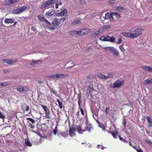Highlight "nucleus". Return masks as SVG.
<instances>
[{"label":"nucleus","mask_w":152,"mask_h":152,"mask_svg":"<svg viewBox=\"0 0 152 152\" xmlns=\"http://www.w3.org/2000/svg\"><path fill=\"white\" fill-rule=\"evenodd\" d=\"M124 80H117L113 83L112 87L113 88H120L124 83Z\"/></svg>","instance_id":"2"},{"label":"nucleus","mask_w":152,"mask_h":152,"mask_svg":"<svg viewBox=\"0 0 152 152\" xmlns=\"http://www.w3.org/2000/svg\"><path fill=\"white\" fill-rule=\"evenodd\" d=\"M146 119L148 123V127H151L152 126V119L149 116H147L146 117Z\"/></svg>","instance_id":"11"},{"label":"nucleus","mask_w":152,"mask_h":152,"mask_svg":"<svg viewBox=\"0 0 152 152\" xmlns=\"http://www.w3.org/2000/svg\"><path fill=\"white\" fill-rule=\"evenodd\" d=\"M116 9L120 12H123L125 10V8L122 7L117 6L116 7Z\"/></svg>","instance_id":"20"},{"label":"nucleus","mask_w":152,"mask_h":152,"mask_svg":"<svg viewBox=\"0 0 152 152\" xmlns=\"http://www.w3.org/2000/svg\"><path fill=\"white\" fill-rule=\"evenodd\" d=\"M107 41L111 42H113L115 41V38L113 36L110 37L109 36H107Z\"/></svg>","instance_id":"12"},{"label":"nucleus","mask_w":152,"mask_h":152,"mask_svg":"<svg viewBox=\"0 0 152 152\" xmlns=\"http://www.w3.org/2000/svg\"><path fill=\"white\" fill-rule=\"evenodd\" d=\"M79 108L80 109L81 114L83 115H84V113L83 109L81 107V104H80V107L79 106Z\"/></svg>","instance_id":"50"},{"label":"nucleus","mask_w":152,"mask_h":152,"mask_svg":"<svg viewBox=\"0 0 152 152\" xmlns=\"http://www.w3.org/2000/svg\"><path fill=\"white\" fill-rule=\"evenodd\" d=\"M110 75L108 74L107 76H106L101 73H98L97 76L102 79H107L110 77Z\"/></svg>","instance_id":"10"},{"label":"nucleus","mask_w":152,"mask_h":152,"mask_svg":"<svg viewBox=\"0 0 152 152\" xmlns=\"http://www.w3.org/2000/svg\"><path fill=\"white\" fill-rule=\"evenodd\" d=\"M61 12V13H62V16H66L67 15V11L66 9L63 10Z\"/></svg>","instance_id":"30"},{"label":"nucleus","mask_w":152,"mask_h":152,"mask_svg":"<svg viewBox=\"0 0 152 152\" xmlns=\"http://www.w3.org/2000/svg\"><path fill=\"white\" fill-rule=\"evenodd\" d=\"M41 106L42 108L44 110V111H46L47 110H48L47 107L43 105H42Z\"/></svg>","instance_id":"48"},{"label":"nucleus","mask_w":152,"mask_h":152,"mask_svg":"<svg viewBox=\"0 0 152 152\" xmlns=\"http://www.w3.org/2000/svg\"><path fill=\"white\" fill-rule=\"evenodd\" d=\"M111 13H109L107 12L105 14V16H103V14H102L101 17V18L102 20H104L105 19H109L110 18Z\"/></svg>","instance_id":"5"},{"label":"nucleus","mask_w":152,"mask_h":152,"mask_svg":"<svg viewBox=\"0 0 152 152\" xmlns=\"http://www.w3.org/2000/svg\"><path fill=\"white\" fill-rule=\"evenodd\" d=\"M133 104L132 102H129V103H127L125 104L126 105L132 106Z\"/></svg>","instance_id":"62"},{"label":"nucleus","mask_w":152,"mask_h":152,"mask_svg":"<svg viewBox=\"0 0 152 152\" xmlns=\"http://www.w3.org/2000/svg\"><path fill=\"white\" fill-rule=\"evenodd\" d=\"M122 35L125 37H128L131 38H134L133 33H131L129 32L123 33Z\"/></svg>","instance_id":"9"},{"label":"nucleus","mask_w":152,"mask_h":152,"mask_svg":"<svg viewBox=\"0 0 152 152\" xmlns=\"http://www.w3.org/2000/svg\"><path fill=\"white\" fill-rule=\"evenodd\" d=\"M80 4L83 5L85 4V0H80Z\"/></svg>","instance_id":"58"},{"label":"nucleus","mask_w":152,"mask_h":152,"mask_svg":"<svg viewBox=\"0 0 152 152\" xmlns=\"http://www.w3.org/2000/svg\"><path fill=\"white\" fill-rule=\"evenodd\" d=\"M44 21L46 22V23L48 25H49V26L51 25V23L50 22L48 21L46 19H45V21Z\"/></svg>","instance_id":"53"},{"label":"nucleus","mask_w":152,"mask_h":152,"mask_svg":"<svg viewBox=\"0 0 152 152\" xmlns=\"http://www.w3.org/2000/svg\"><path fill=\"white\" fill-rule=\"evenodd\" d=\"M108 28L107 26H104L103 27L99 28L98 31L100 33H101L104 32Z\"/></svg>","instance_id":"14"},{"label":"nucleus","mask_w":152,"mask_h":152,"mask_svg":"<svg viewBox=\"0 0 152 152\" xmlns=\"http://www.w3.org/2000/svg\"><path fill=\"white\" fill-rule=\"evenodd\" d=\"M109 110H110L109 107H106V108L105 112V113H106L107 114L108 113Z\"/></svg>","instance_id":"56"},{"label":"nucleus","mask_w":152,"mask_h":152,"mask_svg":"<svg viewBox=\"0 0 152 152\" xmlns=\"http://www.w3.org/2000/svg\"><path fill=\"white\" fill-rule=\"evenodd\" d=\"M52 24L54 26H57L60 24V22L58 18H56L54 19L52 22Z\"/></svg>","instance_id":"7"},{"label":"nucleus","mask_w":152,"mask_h":152,"mask_svg":"<svg viewBox=\"0 0 152 152\" xmlns=\"http://www.w3.org/2000/svg\"><path fill=\"white\" fill-rule=\"evenodd\" d=\"M134 28H132V29L129 30V31L131 32H135L133 33L134 38H136L140 35L142 33V31L143 29L141 28H135L134 30L132 31Z\"/></svg>","instance_id":"1"},{"label":"nucleus","mask_w":152,"mask_h":152,"mask_svg":"<svg viewBox=\"0 0 152 152\" xmlns=\"http://www.w3.org/2000/svg\"><path fill=\"white\" fill-rule=\"evenodd\" d=\"M94 90V88L91 84L88 87L87 91V92H89V93H91V92H92Z\"/></svg>","instance_id":"18"},{"label":"nucleus","mask_w":152,"mask_h":152,"mask_svg":"<svg viewBox=\"0 0 152 152\" xmlns=\"http://www.w3.org/2000/svg\"><path fill=\"white\" fill-rule=\"evenodd\" d=\"M25 144L26 145L31 147L32 146V145L30 142L27 139H26L25 140Z\"/></svg>","instance_id":"28"},{"label":"nucleus","mask_w":152,"mask_h":152,"mask_svg":"<svg viewBox=\"0 0 152 152\" xmlns=\"http://www.w3.org/2000/svg\"><path fill=\"white\" fill-rule=\"evenodd\" d=\"M147 142L152 147V142L149 140H147Z\"/></svg>","instance_id":"60"},{"label":"nucleus","mask_w":152,"mask_h":152,"mask_svg":"<svg viewBox=\"0 0 152 152\" xmlns=\"http://www.w3.org/2000/svg\"><path fill=\"white\" fill-rule=\"evenodd\" d=\"M58 77V79L59 78H62L66 77L68 76V75L65 74H57Z\"/></svg>","instance_id":"17"},{"label":"nucleus","mask_w":152,"mask_h":152,"mask_svg":"<svg viewBox=\"0 0 152 152\" xmlns=\"http://www.w3.org/2000/svg\"><path fill=\"white\" fill-rule=\"evenodd\" d=\"M46 4L47 5V7L49 6L52 5L51 2L50 0H48L45 2Z\"/></svg>","instance_id":"38"},{"label":"nucleus","mask_w":152,"mask_h":152,"mask_svg":"<svg viewBox=\"0 0 152 152\" xmlns=\"http://www.w3.org/2000/svg\"><path fill=\"white\" fill-rule=\"evenodd\" d=\"M100 33L98 31H96L95 32L91 34V36L93 37H96L97 36H98Z\"/></svg>","instance_id":"31"},{"label":"nucleus","mask_w":152,"mask_h":152,"mask_svg":"<svg viewBox=\"0 0 152 152\" xmlns=\"http://www.w3.org/2000/svg\"><path fill=\"white\" fill-rule=\"evenodd\" d=\"M69 33L70 34L72 35H78V31H69Z\"/></svg>","instance_id":"33"},{"label":"nucleus","mask_w":152,"mask_h":152,"mask_svg":"<svg viewBox=\"0 0 152 152\" xmlns=\"http://www.w3.org/2000/svg\"><path fill=\"white\" fill-rule=\"evenodd\" d=\"M152 83V78L151 79H147L144 80L143 83V84L147 85Z\"/></svg>","instance_id":"15"},{"label":"nucleus","mask_w":152,"mask_h":152,"mask_svg":"<svg viewBox=\"0 0 152 152\" xmlns=\"http://www.w3.org/2000/svg\"><path fill=\"white\" fill-rule=\"evenodd\" d=\"M122 40L121 38H120L118 39V41L117 42V43L118 44H120L122 43Z\"/></svg>","instance_id":"59"},{"label":"nucleus","mask_w":152,"mask_h":152,"mask_svg":"<svg viewBox=\"0 0 152 152\" xmlns=\"http://www.w3.org/2000/svg\"><path fill=\"white\" fill-rule=\"evenodd\" d=\"M11 4H12L13 3L17 2L19 0H10Z\"/></svg>","instance_id":"57"},{"label":"nucleus","mask_w":152,"mask_h":152,"mask_svg":"<svg viewBox=\"0 0 152 152\" xmlns=\"http://www.w3.org/2000/svg\"><path fill=\"white\" fill-rule=\"evenodd\" d=\"M48 7L45 2L43 3L40 6V8L41 9H43L46 7Z\"/></svg>","instance_id":"37"},{"label":"nucleus","mask_w":152,"mask_h":152,"mask_svg":"<svg viewBox=\"0 0 152 152\" xmlns=\"http://www.w3.org/2000/svg\"><path fill=\"white\" fill-rule=\"evenodd\" d=\"M45 117L47 118L50 119L51 117L50 116V112L49 110H46L45 111Z\"/></svg>","instance_id":"19"},{"label":"nucleus","mask_w":152,"mask_h":152,"mask_svg":"<svg viewBox=\"0 0 152 152\" xmlns=\"http://www.w3.org/2000/svg\"><path fill=\"white\" fill-rule=\"evenodd\" d=\"M77 128L78 133L80 134H83V132H85L86 131V130L85 129L82 130L80 126H78Z\"/></svg>","instance_id":"23"},{"label":"nucleus","mask_w":152,"mask_h":152,"mask_svg":"<svg viewBox=\"0 0 152 152\" xmlns=\"http://www.w3.org/2000/svg\"><path fill=\"white\" fill-rule=\"evenodd\" d=\"M78 99V105L80 107V104H81V94L80 93L78 94V96H77Z\"/></svg>","instance_id":"21"},{"label":"nucleus","mask_w":152,"mask_h":152,"mask_svg":"<svg viewBox=\"0 0 152 152\" xmlns=\"http://www.w3.org/2000/svg\"><path fill=\"white\" fill-rule=\"evenodd\" d=\"M38 18L41 21H44L46 19L44 17V16L43 15H38Z\"/></svg>","instance_id":"26"},{"label":"nucleus","mask_w":152,"mask_h":152,"mask_svg":"<svg viewBox=\"0 0 152 152\" xmlns=\"http://www.w3.org/2000/svg\"><path fill=\"white\" fill-rule=\"evenodd\" d=\"M81 23L80 21L78 20H76L73 21L71 23L72 25H76L77 24H79Z\"/></svg>","instance_id":"22"},{"label":"nucleus","mask_w":152,"mask_h":152,"mask_svg":"<svg viewBox=\"0 0 152 152\" xmlns=\"http://www.w3.org/2000/svg\"><path fill=\"white\" fill-rule=\"evenodd\" d=\"M17 89L18 91H20V92H22L27 91L28 90V88L25 86L24 87L20 86L19 88L17 87Z\"/></svg>","instance_id":"6"},{"label":"nucleus","mask_w":152,"mask_h":152,"mask_svg":"<svg viewBox=\"0 0 152 152\" xmlns=\"http://www.w3.org/2000/svg\"><path fill=\"white\" fill-rule=\"evenodd\" d=\"M112 12H111V15H110V18H111L113 20H114V18L113 17V16L114 15H113V14H112Z\"/></svg>","instance_id":"63"},{"label":"nucleus","mask_w":152,"mask_h":152,"mask_svg":"<svg viewBox=\"0 0 152 152\" xmlns=\"http://www.w3.org/2000/svg\"><path fill=\"white\" fill-rule=\"evenodd\" d=\"M107 36L106 37L102 36L100 38V40L102 41H107Z\"/></svg>","instance_id":"35"},{"label":"nucleus","mask_w":152,"mask_h":152,"mask_svg":"<svg viewBox=\"0 0 152 152\" xmlns=\"http://www.w3.org/2000/svg\"><path fill=\"white\" fill-rule=\"evenodd\" d=\"M20 12V13L23 12L26 9V7L25 6H24L23 7H21L18 8Z\"/></svg>","instance_id":"27"},{"label":"nucleus","mask_w":152,"mask_h":152,"mask_svg":"<svg viewBox=\"0 0 152 152\" xmlns=\"http://www.w3.org/2000/svg\"><path fill=\"white\" fill-rule=\"evenodd\" d=\"M69 135L71 137L74 136L75 134L74 132L73 131V130L71 128H69Z\"/></svg>","instance_id":"25"},{"label":"nucleus","mask_w":152,"mask_h":152,"mask_svg":"<svg viewBox=\"0 0 152 152\" xmlns=\"http://www.w3.org/2000/svg\"><path fill=\"white\" fill-rule=\"evenodd\" d=\"M55 15H56V16L58 17L60 16H62V13H61V12L60 13H58L57 12V13L55 14Z\"/></svg>","instance_id":"52"},{"label":"nucleus","mask_w":152,"mask_h":152,"mask_svg":"<svg viewBox=\"0 0 152 152\" xmlns=\"http://www.w3.org/2000/svg\"><path fill=\"white\" fill-rule=\"evenodd\" d=\"M109 3L111 5H114L115 4V1L114 0H111L109 1Z\"/></svg>","instance_id":"43"},{"label":"nucleus","mask_w":152,"mask_h":152,"mask_svg":"<svg viewBox=\"0 0 152 152\" xmlns=\"http://www.w3.org/2000/svg\"><path fill=\"white\" fill-rule=\"evenodd\" d=\"M56 13H57V11L56 10L53 9H51L46 13L45 16L48 17V16H51L53 15Z\"/></svg>","instance_id":"3"},{"label":"nucleus","mask_w":152,"mask_h":152,"mask_svg":"<svg viewBox=\"0 0 152 152\" xmlns=\"http://www.w3.org/2000/svg\"><path fill=\"white\" fill-rule=\"evenodd\" d=\"M126 119L125 118H124L123 121V122H122V124L124 126V127L126 126Z\"/></svg>","instance_id":"49"},{"label":"nucleus","mask_w":152,"mask_h":152,"mask_svg":"<svg viewBox=\"0 0 152 152\" xmlns=\"http://www.w3.org/2000/svg\"><path fill=\"white\" fill-rule=\"evenodd\" d=\"M141 68L146 71H148L150 72H152V68L146 66H140Z\"/></svg>","instance_id":"8"},{"label":"nucleus","mask_w":152,"mask_h":152,"mask_svg":"<svg viewBox=\"0 0 152 152\" xmlns=\"http://www.w3.org/2000/svg\"><path fill=\"white\" fill-rule=\"evenodd\" d=\"M12 13L17 15H19L21 14L18 8L16 9H14L12 10Z\"/></svg>","instance_id":"16"},{"label":"nucleus","mask_w":152,"mask_h":152,"mask_svg":"<svg viewBox=\"0 0 152 152\" xmlns=\"http://www.w3.org/2000/svg\"><path fill=\"white\" fill-rule=\"evenodd\" d=\"M12 4L10 0L5 1L4 2V4L6 5H8Z\"/></svg>","instance_id":"39"},{"label":"nucleus","mask_w":152,"mask_h":152,"mask_svg":"<svg viewBox=\"0 0 152 152\" xmlns=\"http://www.w3.org/2000/svg\"><path fill=\"white\" fill-rule=\"evenodd\" d=\"M58 0H50V1L51 2L52 4L57 2Z\"/></svg>","instance_id":"54"},{"label":"nucleus","mask_w":152,"mask_h":152,"mask_svg":"<svg viewBox=\"0 0 152 152\" xmlns=\"http://www.w3.org/2000/svg\"><path fill=\"white\" fill-rule=\"evenodd\" d=\"M119 48L120 50L123 52H124L125 51V50L124 49V47L122 45H120L119 46Z\"/></svg>","instance_id":"51"},{"label":"nucleus","mask_w":152,"mask_h":152,"mask_svg":"<svg viewBox=\"0 0 152 152\" xmlns=\"http://www.w3.org/2000/svg\"><path fill=\"white\" fill-rule=\"evenodd\" d=\"M57 102L58 103V107H59L61 109L62 108V106H63L62 103L60 101V100L58 99H57Z\"/></svg>","instance_id":"32"},{"label":"nucleus","mask_w":152,"mask_h":152,"mask_svg":"<svg viewBox=\"0 0 152 152\" xmlns=\"http://www.w3.org/2000/svg\"><path fill=\"white\" fill-rule=\"evenodd\" d=\"M58 19L59 20L61 23V22H63L65 20L66 18L65 17H62L61 18H58Z\"/></svg>","instance_id":"40"},{"label":"nucleus","mask_w":152,"mask_h":152,"mask_svg":"<svg viewBox=\"0 0 152 152\" xmlns=\"http://www.w3.org/2000/svg\"><path fill=\"white\" fill-rule=\"evenodd\" d=\"M3 61L7 63H8L12 65V60L11 59H4Z\"/></svg>","instance_id":"29"},{"label":"nucleus","mask_w":152,"mask_h":152,"mask_svg":"<svg viewBox=\"0 0 152 152\" xmlns=\"http://www.w3.org/2000/svg\"><path fill=\"white\" fill-rule=\"evenodd\" d=\"M29 125L30 126V127L32 129H33L34 128V125H32L31 124L29 123Z\"/></svg>","instance_id":"61"},{"label":"nucleus","mask_w":152,"mask_h":152,"mask_svg":"<svg viewBox=\"0 0 152 152\" xmlns=\"http://www.w3.org/2000/svg\"><path fill=\"white\" fill-rule=\"evenodd\" d=\"M27 120L31 121L32 124H34L35 123L34 120L32 118H27Z\"/></svg>","instance_id":"41"},{"label":"nucleus","mask_w":152,"mask_h":152,"mask_svg":"<svg viewBox=\"0 0 152 152\" xmlns=\"http://www.w3.org/2000/svg\"><path fill=\"white\" fill-rule=\"evenodd\" d=\"M58 76L57 74H56L55 75H51L48 76V77L49 78H51L52 79H58Z\"/></svg>","instance_id":"24"},{"label":"nucleus","mask_w":152,"mask_h":152,"mask_svg":"<svg viewBox=\"0 0 152 152\" xmlns=\"http://www.w3.org/2000/svg\"><path fill=\"white\" fill-rule=\"evenodd\" d=\"M107 48L108 50H110V52L112 53H113L115 49V48L113 47H108Z\"/></svg>","instance_id":"36"},{"label":"nucleus","mask_w":152,"mask_h":152,"mask_svg":"<svg viewBox=\"0 0 152 152\" xmlns=\"http://www.w3.org/2000/svg\"><path fill=\"white\" fill-rule=\"evenodd\" d=\"M78 126H80L79 125H77L75 126H72V128H71L72 130H73V131H76V130H77V131L78 132V130H77V128Z\"/></svg>","instance_id":"34"},{"label":"nucleus","mask_w":152,"mask_h":152,"mask_svg":"<svg viewBox=\"0 0 152 152\" xmlns=\"http://www.w3.org/2000/svg\"><path fill=\"white\" fill-rule=\"evenodd\" d=\"M14 21V19H12L10 18H5L4 19V22L7 23H12Z\"/></svg>","instance_id":"13"},{"label":"nucleus","mask_w":152,"mask_h":152,"mask_svg":"<svg viewBox=\"0 0 152 152\" xmlns=\"http://www.w3.org/2000/svg\"><path fill=\"white\" fill-rule=\"evenodd\" d=\"M5 118V116L1 112H0V118L2 119L3 120Z\"/></svg>","instance_id":"44"},{"label":"nucleus","mask_w":152,"mask_h":152,"mask_svg":"<svg viewBox=\"0 0 152 152\" xmlns=\"http://www.w3.org/2000/svg\"><path fill=\"white\" fill-rule=\"evenodd\" d=\"M113 53L116 56H118L119 54V52L116 49L113 52Z\"/></svg>","instance_id":"42"},{"label":"nucleus","mask_w":152,"mask_h":152,"mask_svg":"<svg viewBox=\"0 0 152 152\" xmlns=\"http://www.w3.org/2000/svg\"><path fill=\"white\" fill-rule=\"evenodd\" d=\"M12 60V65L14 64L18 61V59H16L15 60Z\"/></svg>","instance_id":"55"},{"label":"nucleus","mask_w":152,"mask_h":152,"mask_svg":"<svg viewBox=\"0 0 152 152\" xmlns=\"http://www.w3.org/2000/svg\"><path fill=\"white\" fill-rule=\"evenodd\" d=\"M110 133L112 135L113 137L115 138H116L117 137V135L116 134L117 133H116L115 132H110Z\"/></svg>","instance_id":"46"},{"label":"nucleus","mask_w":152,"mask_h":152,"mask_svg":"<svg viewBox=\"0 0 152 152\" xmlns=\"http://www.w3.org/2000/svg\"><path fill=\"white\" fill-rule=\"evenodd\" d=\"M60 134L61 136L65 138L67 136V133L64 132L63 133H60Z\"/></svg>","instance_id":"47"},{"label":"nucleus","mask_w":152,"mask_h":152,"mask_svg":"<svg viewBox=\"0 0 152 152\" xmlns=\"http://www.w3.org/2000/svg\"><path fill=\"white\" fill-rule=\"evenodd\" d=\"M112 14H113V15H115L116 17L117 18L120 17V15L117 13L112 12Z\"/></svg>","instance_id":"45"},{"label":"nucleus","mask_w":152,"mask_h":152,"mask_svg":"<svg viewBox=\"0 0 152 152\" xmlns=\"http://www.w3.org/2000/svg\"><path fill=\"white\" fill-rule=\"evenodd\" d=\"M78 35H81L83 34H85L88 32V29L87 28L82 29L78 31Z\"/></svg>","instance_id":"4"},{"label":"nucleus","mask_w":152,"mask_h":152,"mask_svg":"<svg viewBox=\"0 0 152 152\" xmlns=\"http://www.w3.org/2000/svg\"><path fill=\"white\" fill-rule=\"evenodd\" d=\"M136 151L137 152H143L142 150L140 149H136Z\"/></svg>","instance_id":"64"}]
</instances>
